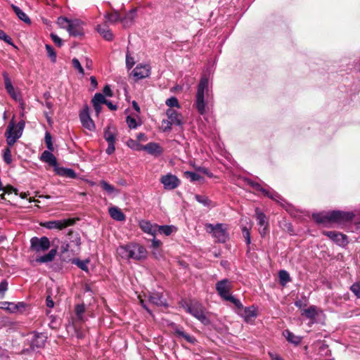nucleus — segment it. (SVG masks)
Returning <instances> with one entry per match:
<instances>
[{
	"mask_svg": "<svg viewBox=\"0 0 360 360\" xmlns=\"http://www.w3.org/2000/svg\"><path fill=\"white\" fill-rule=\"evenodd\" d=\"M117 255L123 259L130 261H143L148 257L146 248L136 243H129L120 245L117 249Z\"/></svg>",
	"mask_w": 360,
	"mask_h": 360,
	"instance_id": "1",
	"label": "nucleus"
},
{
	"mask_svg": "<svg viewBox=\"0 0 360 360\" xmlns=\"http://www.w3.org/2000/svg\"><path fill=\"white\" fill-rule=\"evenodd\" d=\"M354 214L350 212L333 210L313 214V219L319 224L335 223L343 225L352 221Z\"/></svg>",
	"mask_w": 360,
	"mask_h": 360,
	"instance_id": "2",
	"label": "nucleus"
},
{
	"mask_svg": "<svg viewBox=\"0 0 360 360\" xmlns=\"http://www.w3.org/2000/svg\"><path fill=\"white\" fill-rule=\"evenodd\" d=\"M208 84V79L202 77L197 87L194 107L201 115H205L209 110L210 95Z\"/></svg>",
	"mask_w": 360,
	"mask_h": 360,
	"instance_id": "3",
	"label": "nucleus"
},
{
	"mask_svg": "<svg viewBox=\"0 0 360 360\" xmlns=\"http://www.w3.org/2000/svg\"><path fill=\"white\" fill-rule=\"evenodd\" d=\"M58 25L65 29L70 36L79 37L84 34L83 22L79 20H69L65 17L58 18Z\"/></svg>",
	"mask_w": 360,
	"mask_h": 360,
	"instance_id": "4",
	"label": "nucleus"
},
{
	"mask_svg": "<svg viewBox=\"0 0 360 360\" xmlns=\"http://www.w3.org/2000/svg\"><path fill=\"white\" fill-rule=\"evenodd\" d=\"M24 127V121H20L16 125L13 120L9 122L5 132L8 146H13L14 145L16 141L22 136Z\"/></svg>",
	"mask_w": 360,
	"mask_h": 360,
	"instance_id": "5",
	"label": "nucleus"
},
{
	"mask_svg": "<svg viewBox=\"0 0 360 360\" xmlns=\"http://www.w3.org/2000/svg\"><path fill=\"white\" fill-rule=\"evenodd\" d=\"M185 309L188 313L193 316L202 324L207 326L211 321L205 312V307L199 302H194L186 305Z\"/></svg>",
	"mask_w": 360,
	"mask_h": 360,
	"instance_id": "6",
	"label": "nucleus"
},
{
	"mask_svg": "<svg viewBox=\"0 0 360 360\" xmlns=\"http://www.w3.org/2000/svg\"><path fill=\"white\" fill-rule=\"evenodd\" d=\"M167 120H162V127L164 131H171L172 126L181 127L184 124L183 116L174 108H168L166 111Z\"/></svg>",
	"mask_w": 360,
	"mask_h": 360,
	"instance_id": "7",
	"label": "nucleus"
},
{
	"mask_svg": "<svg viewBox=\"0 0 360 360\" xmlns=\"http://www.w3.org/2000/svg\"><path fill=\"white\" fill-rule=\"evenodd\" d=\"M205 229L207 232L212 233V236L219 243H224L228 238V233L222 224H217L216 225L207 224Z\"/></svg>",
	"mask_w": 360,
	"mask_h": 360,
	"instance_id": "8",
	"label": "nucleus"
},
{
	"mask_svg": "<svg viewBox=\"0 0 360 360\" xmlns=\"http://www.w3.org/2000/svg\"><path fill=\"white\" fill-rule=\"evenodd\" d=\"M51 247L49 238L43 236L41 238L32 237L30 239V250L37 253L48 250Z\"/></svg>",
	"mask_w": 360,
	"mask_h": 360,
	"instance_id": "9",
	"label": "nucleus"
},
{
	"mask_svg": "<svg viewBox=\"0 0 360 360\" xmlns=\"http://www.w3.org/2000/svg\"><path fill=\"white\" fill-rule=\"evenodd\" d=\"M75 219H66L62 220L47 221L40 224V225L47 229L62 230L68 226L75 224Z\"/></svg>",
	"mask_w": 360,
	"mask_h": 360,
	"instance_id": "10",
	"label": "nucleus"
},
{
	"mask_svg": "<svg viewBox=\"0 0 360 360\" xmlns=\"http://www.w3.org/2000/svg\"><path fill=\"white\" fill-rule=\"evenodd\" d=\"M216 290L219 295L224 300L231 295L230 292L233 288L232 282L227 279H222L215 285Z\"/></svg>",
	"mask_w": 360,
	"mask_h": 360,
	"instance_id": "11",
	"label": "nucleus"
},
{
	"mask_svg": "<svg viewBox=\"0 0 360 360\" xmlns=\"http://www.w3.org/2000/svg\"><path fill=\"white\" fill-rule=\"evenodd\" d=\"M323 234L340 246H345L349 243L347 236L340 232L335 231H323Z\"/></svg>",
	"mask_w": 360,
	"mask_h": 360,
	"instance_id": "12",
	"label": "nucleus"
},
{
	"mask_svg": "<svg viewBox=\"0 0 360 360\" xmlns=\"http://www.w3.org/2000/svg\"><path fill=\"white\" fill-rule=\"evenodd\" d=\"M160 181L166 190H173L177 188L180 184V180L177 176L172 174L162 176Z\"/></svg>",
	"mask_w": 360,
	"mask_h": 360,
	"instance_id": "13",
	"label": "nucleus"
},
{
	"mask_svg": "<svg viewBox=\"0 0 360 360\" xmlns=\"http://www.w3.org/2000/svg\"><path fill=\"white\" fill-rule=\"evenodd\" d=\"M104 138L108 142V146L106 149V153L111 155L115 152V129L108 127L104 131Z\"/></svg>",
	"mask_w": 360,
	"mask_h": 360,
	"instance_id": "14",
	"label": "nucleus"
},
{
	"mask_svg": "<svg viewBox=\"0 0 360 360\" xmlns=\"http://www.w3.org/2000/svg\"><path fill=\"white\" fill-rule=\"evenodd\" d=\"M26 307V304L23 302L18 303L9 302H0V309L7 311L10 313H16L18 311H22Z\"/></svg>",
	"mask_w": 360,
	"mask_h": 360,
	"instance_id": "15",
	"label": "nucleus"
},
{
	"mask_svg": "<svg viewBox=\"0 0 360 360\" xmlns=\"http://www.w3.org/2000/svg\"><path fill=\"white\" fill-rule=\"evenodd\" d=\"M79 119L82 126L84 128L90 131H92L95 129V124L89 115V109L87 107L80 112Z\"/></svg>",
	"mask_w": 360,
	"mask_h": 360,
	"instance_id": "16",
	"label": "nucleus"
},
{
	"mask_svg": "<svg viewBox=\"0 0 360 360\" xmlns=\"http://www.w3.org/2000/svg\"><path fill=\"white\" fill-rule=\"evenodd\" d=\"M150 68L148 65H138L132 71V75L136 80L149 77Z\"/></svg>",
	"mask_w": 360,
	"mask_h": 360,
	"instance_id": "17",
	"label": "nucleus"
},
{
	"mask_svg": "<svg viewBox=\"0 0 360 360\" xmlns=\"http://www.w3.org/2000/svg\"><path fill=\"white\" fill-rule=\"evenodd\" d=\"M256 219L258 225L260 226L259 231L262 237H264L266 233L268 221L266 215L262 212L258 208L255 210Z\"/></svg>",
	"mask_w": 360,
	"mask_h": 360,
	"instance_id": "18",
	"label": "nucleus"
},
{
	"mask_svg": "<svg viewBox=\"0 0 360 360\" xmlns=\"http://www.w3.org/2000/svg\"><path fill=\"white\" fill-rule=\"evenodd\" d=\"M148 300L150 304L157 307H166L167 305L166 300L160 292H149Z\"/></svg>",
	"mask_w": 360,
	"mask_h": 360,
	"instance_id": "19",
	"label": "nucleus"
},
{
	"mask_svg": "<svg viewBox=\"0 0 360 360\" xmlns=\"http://www.w3.org/2000/svg\"><path fill=\"white\" fill-rule=\"evenodd\" d=\"M47 337L44 333H34L30 340V347L32 349L42 348L45 346Z\"/></svg>",
	"mask_w": 360,
	"mask_h": 360,
	"instance_id": "20",
	"label": "nucleus"
},
{
	"mask_svg": "<svg viewBox=\"0 0 360 360\" xmlns=\"http://www.w3.org/2000/svg\"><path fill=\"white\" fill-rule=\"evenodd\" d=\"M139 226L141 229L146 233L155 236L157 233L158 224H152L148 220H141L139 221Z\"/></svg>",
	"mask_w": 360,
	"mask_h": 360,
	"instance_id": "21",
	"label": "nucleus"
},
{
	"mask_svg": "<svg viewBox=\"0 0 360 360\" xmlns=\"http://www.w3.org/2000/svg\"><path fill=\"white\" fill-rule=\"evenodd\" d=\"M136 16V9L133 8L127 13L124 18H120V22L124 27H129L134 23Z\"/></svg>",
	"mask_w": 360,
	"mask_h": 360,
	"instance_id": "22",
	"label": "nucleus"
},
{
	"mask_svg": "<svg viewBox=\"0 0 360 360\" xmlns=\"http://www.w3.org/2000/svg\"><path fill=\"white\" fill-rule=\"evenodd\" d=\"M143 150L147 151L149 154L160 155L162 153V149L158 143H149L143 146Z\"/></svg>",
	"mask_w": 360,
	"mask_h": 360,
	"instance_id": "23",
	"label": "nucleus"
},
{
	"mask_svg": "<svg viewBox=\"0 0 360 360\" xmlns=\"http://www.w3.org/2000/svg\"><path fill=\"white\" fill-rule=\"evenodd\" d=\"M58 246L51 249L47 254H45L38 258L36 261L39 263H47L52 262L57 255Z\"/></svg>",
	"mask_w": 360,
	"mask_h": 360,
	"instance_id": "24",
	"label": "nucleus"
},
{
	"mask_svg": "<svg viewBox=\"0 0 360 360\" xmlns=\"http://www.w3.org/2000/svg\"><path fill=\"white\" fill-rule=\"evenodd\" d=\"M4 83H5V88L8 93V94L15 101H17L19 98L18 94L15 92L14 87L12 85L11 81L8 77L6 73L4 74Z\"/></svg>",
	"mask_w": 360,
	"mask_h": 360,
	"instance_id": "25",
	"label": "nucleus"
},
{
	"mask_svg": "<svg viewBox=\"0 0 360 360\" xmlns=\"http://www.w3.org/2000/svg\"><path fill=\"white\" fill-rule=\"evenodd\" d=\"M96 30L105 40L112 41L113 39V34L106 25H98Z\"/></svg>",
	"mask_w": 360,
	"mask_h": 360,
	"instance_id": "26",
	"label": "nucleus"
},
{
	"mask_svg": "<svg viewBox=\"0 0 360 360\" xmlns=\"http://www.w3.org/2000/svg\"><path fill=\"white\" fill-rule=\"evenodd\" d=\"M110 216L115 220L122 221L125 220V215L117 207H111L108 210Z\"/></svg>",
	"mask_w": 360,
	"mask_h": 360,
	"instance_id": "27",
	"label": "nucleus"
},
{
	"mask_svg": "<svg viewBox=\"0 0 360 360\" xmlns=\"http://www.w3.org/2000/svg\"><path fill=\"white\" fill-rule=\"evenodd\" d=\"M41 160L51 166L56 167L57 165L56 158L51 150H44L41 155Z\"/></svg>",
	"mask_w": 360,
	"mask_h": 360,
	"instance_id": "28",
	"label": "nucleus"
},
{
	"mask_svg": "<svg viewBox=\"0 0 360 360\" xmlns=\"http://www.w3.org/2000/svg\"><path fill=\"white\" fill-rule=\"evenodd\" d=\"M283 335L285 337L286 340L295 345H298L302 342V337L295 335L293 333L290 332L289 330H285L283 333Z\"/></svg>",
	"mask_w": 360,
	"mask_h": 360,
	"instance_id": "29",
	"label": "nucleus"
},
{
	"mask_svg": "<svg viewBox=\"0 0 360 360\" xmlns=\"http://www.w3.org/2000/svg\"><path fill=\"white\" fill-rule=\"evenodd\" d=\"M11 7L20 20L28 25L31 23L30 18L19 7L13 4L11 5Z\"/></svg>",
	"mask_w": 360,
	"mask_h": 360,
	"instance_id": "30",
	"label": "nucleus"
},
{
	"mask_svg": "<svg viewBox=\"0 0 360 360\" xmlns=\"http://www.w3.org/2000/svg\"><path fill=\"white\" fill-rule=\"evenodd\" d=\"M176 231V228L172 225H163L157 226V232L164 234L167 236H170L174 231Z\"/></svg>",
	"mask_w": 360,
	"mask_h": 360,
	"instance_id": "31",
	"label": "nucleus"
},
{
	"mask_svg": "<svg viewBox=\"0 0 360 360\" xmlns=\"http://www.w3.org/2000/svg\"><path fill=\"white\" fill-rule=\"evenodd\" d=\"M68 236L70 240V243L77 247H79L81 245V238L77 232L70 230L68 233Z\"/></svg>",
	"mask_w": 360,
	"mask_h": 360,
	"instance_id": "32",
	"label": "nucleus"
},
{
	"mask_svg": "<svg viewBox=\"0 0 360 360\" xmlns=\"http://www.w3.org/2000/svg\"><path fill=\"white\" fill-rule=\"evenodd\" d=\"M104 18L106 22H109L110 23H115L118 21H120V15L118 12L115 11L114 13H107L105 14Z\"/></svg>",
	"mask_w": 360,
	"mask_h": 360,
	"instance_id": "33",
	"label": "nucleus"
},
{
	"mask_svg": "<svg viewBox=\"0 0 360 360\" xmlns=\"http://www.w3.org/2000/svg\"><path fill=\"white\" fill-rule=\"evenodd\" d=\"M85 312V306L84 304H77L75 306V314L78 321L84 322L85 319L84 317V314Z\"/></svg>",
	"mask_w": 360,
	"mask_h": 360,
	"instance_id": "34",
	"label": "nucleus"
},
{
	"mask_svg": "<svg viewBox=\"0 0 360 360\" xmlns=\"http://www.w3.org/2000/svg\"><path fill=\"white\" fill-rule=\"evenodd\" d=\"M184 176L186 179H188L191 182L198 181L203 179L200 175L190 171L184 172Z\"/></svg>",
	"mask_w": 360,
	"mask_h": 360,
	"instance_id": "35",
	"label": "nucleus"
},
{
	"mask_svg": "<svg viewBox=\"0 0 360 360\" xmlns=\"http://www.w3.org/2000/svg\"><path fill=\"white\" fill-rule=\"evenodd\" d=\"M302 315L306 316L310 319H314L316 315V307L310 306L309 308L303 310Z\"/></svg>",
	"mask_w": 360,
	"mask_h": 360,
	"instance_id": "36",
	"label": "nucleus"
},
{
	"mask_svg": "<svg viewBox=\"0 0 360 360\" xmlns=\"http://www.w3.org/2000/svg\"><path fill=\"white\" fill-rule=\"evenodd\" d=\"M278 276L280 283L283 286L290 281L289 274L285 270H281L278 273Z\"/></svg>",
	"mask_w": 360,
	"mask_h": 360,
	"instance_id": "37",
	"label": "nucleus"
},
{
	"mask_svg": "<svg viewBox=\"0 0 360 360\" xmlns=\"http://www.w3.org/2000/svg\"><path fill=\"white\" fill-rule=\"evenodd\" d=\"M195 198L199 203L204 206L209 207L211 205L212 201L206 195L197 194L195 195Z\"/></svg>",
	"mask_w": 360,
	"mask_h": 360,
	"instance_id": "38",
	"label": "nucleus"
},
{
	"mask_svg": "<svg viewBox=\"0 0 360 360\" xmlns=\"http://www.w3.org/2000/svg\"><path fill=\"white\" fill-rule=\"evenodd\" d=\"M244 313L245 319L257 316L256 309L254 306L246 307Z\"/></svg>",
	"mask_w": 360,
	"mask_h": 360,
	"instance_id": "39",
	"label": "nucleus"
},
{
	"mask_svg": "<svg viewBox=\"0 0 360 360\" xmlns=\"http://www.w3.org/2000/svg\"><path fill=\"white\" fill-rule=\"evenodd\" d=\"M11 147V146H8V147L5 148L3 153L4 160L8 165L12 162Z\"/></svg>",
	"mask_w": 360,
	"mask_h": 360,
	"instance_id": "40",
	"label": "nucleus"
},
{
	"mask_svg": "<svg viewBox=\"0 0 360 360\" xmlns=\"http://www.w3.org/2000/svg\"><path fill=\"white\" fill-rule=\"evenodd\" d=\"M127 144L130 148H131L133 150H143V146L141 145L138 141H136L135 140L129 139L127 141Z\"/></svg>",
	"mask_w": 360,
	"mask_h": 360,
	"instance_id": "41",
	"label": "nucleus"
},
{
	"mask_svg": "<svg viewBox=\"0 0 360 360\" xmlns=\"http://www.w3.org/2000/svg\"><path fill=\"white\" fill-rule=\"evenodd\" d=\"M165 103L168 107H169V108H173L174 107H176L177 108H180V105H179V101L174 96H172V97H170L169 98H168L166 101Z\"/></svg>",
	"mask_w": 360,
	"mask_h": 360,
	"instance_id": "42",
	"label": "nucleus"
},
{
	"mask_svg": "<svg viewBox=\"0 0 360 360\" xmlns=\"http://www.w3.org/2000/svg\"><path fill=\"white\" fill-rule=\"evenodd\" d=\"M45 48L47 51L48 56L51 58V60L53 63H55L56 61V53L53 48L49 44H46Z\"/></svg>",
	"mask_w": 360,
	"mask_h": 360,
	"instance_id": "43",
	"label": "nucleus"
},
{
	"mask_svg": "<svg viewBox=\"0 0 360 360\" xmlns=\"http://www.w3.org/2000/svg\"><path fill=\"white\" fill-rule=\"evenodd\" d=\"M92 103L95 104H103L106 102V99L105 98L104 96L101 93H96L91 101Z\"/></svg>",
	"mask_w": 360,
	"mask_h": 360,
	"instance_id": "44",
	"label": "nucleus"
},
{
	"mask_svg": "<svg viewBox=\"0 0 360 360\" xmlns=\"http://www.w3.org/2000/svg\"><path fill=\"white\" fill-rule=\"evenodd\" d=\"M245 182L247 185L251 186L252 188L259 192L263 188L259 183L255 182L250 179H245Z\"/></svg>",
	"mask_w": 360,
	"mask_h": 360,
	"instance_id": "45",
	"label": "nucleus"
},
{
	"mask_svg": "<svg viewBox=\"0 0 360 360\" xmlns=\"http://www.w3.org/2000/svg\"><path fill=\"white\" fill-rule=\"evenodd\" d=\"M101 186L102 188L107 191L108 193H112L115 191H116V189L113 186L109 184L108 182L105 181H102L101 182Z\"/></svg>",
	"mask_w": 360,
	"mask_h": 360,
	"instance_id": "46",
	"label": "nucleus"
},
{
	"mask_svg": "<svg viewBox=\"0 0 360 360\" xmlns=\"http://www.w3.org/2000/svg\"><path fill=\"white\" fill-rule=\"evenodd\" d=\"M44 141H45L47 148L49 150L53 151V143H52V137L49 132H46Z\"/></svg>",
	"mask_w": 360,
	"mask_h": 360,
	"instance_id": "47",
	"label": "nucleus"
},
{
	"mask_svg": "<svg viewBox=\"0 0 360 360\" xmlns=\"http://www.w3.org/2000/svg\"><path fill=\"white\" fill-rule=\"evenodd\" d=\"M175 333L179 336L183 337L188 342H193L194 338L191 337L190 335L184 333V331L179 329H176Z\"/></svg>",
	"mask_w": 360,
	"mask_h": 360,
	"instance_id": "48",
	"label": "nucleus"
},
{
	"mask_svg": "<svg viewBox=\"0 0 360 360\" xmlns=\"http://www.w3.org/2000/svg\"><path fill=\"white\" fill-rule=\"evenodd\" d=\"M72 64L73 68H75L76 70H77L80 74H82V75L84 74V68H82L80 62L79 61V60L77 58H73L72 60Z\"/></svg>",
	"mask_w": 360,
	"mask_h": 360,
	"instance_id": "49",
	"label": "nucleus"
},
{
	"mask_svg": "<svg viewBox=\"0 0 360 360\" xmlns=\"http://www.w3.org/2000/svg\"><path fill=\"white\" fill-rule=\"evenodd\" d=\"M2 191H4V193L1 195L2 199H4V195L6 193L11 194L12 193H15V195H18V190L10 185H8L6 187L3 188Z\"/></svg>",
	"mask_w": 360,
	"mask_h": 360,
	"instance_id": "50",
	"label": "nucleus"
},
{
	"mask_svg": "<svg viewBox=\"0 0 360 360\" xmlns=\"http://www.w3.org/2000/svg\"><path fill=\"white\" fill-rule=\"evenodd\" d=\"M126 122L130 129H135L138 126L136 120L129 115L127 117Z\"/></svg>",
	"mask_w": 360,
	"mask_h": 360,
	"instance_id": "51",
	"label": "nucleus"
},
{
	"mask_svg": "<svg viewBox=\"0 0 360 360\" xmlns=\"http://www.w3.org/2000/svg\"><path fill=\"white\" fill-rule=\"evenodd\" d=\"M350 290L358 298H360V282L352 285Z\"/></svg>",
	"mask_w": 360,
	"mask_h": 360,
	"instance_id": "52",
	"label": "nucleus"
},
{
	"mask_svg": "<svg viewBox=\"0 0 360 360\" xmlns=\"http://www.w3.org/2000/svg\"><path fill=\"white\" fill-rule=\"evenodd\" d=\"M89 262L88 260L86 261H82L79 259H76L74 263L82 270L88 271V267H87V263Z\"/></svg>",
	"mask_w": 360,
	"mask_h": 360,
	"instance_id": "53",
	"label": "nucleus"
},
{
	"mask_svg": "<svg viewBox=\"0 0 360 360\" xmlns=\"http://www.w3.org/2000/svg\"><path fill=\"white\" fill-rule=\"evenodd\" d=\"M225 300L231 302L236 307H238L239 309L243 307V304H241L240 301L239 300L236 299V297H234L233 296H232L231 295L229 297H227Z\"/></svg>",
	"mask_w": 360,
	"mask_h": 360,
	"instance_id": "54",
	"label": "nucleus"
},
{
	"mask_svg": "<svg viewBox=\"0 0 360 360\" xmlns=\"http://www.w3.org/2000/svg\"><path fill=\"white\" fill-rule=\"evenodd\" d=\"M225 300L231 302L236 307H238L239 309L243 307V304H241L240 301L239 300L236 299V297H234L233 296H232L231 295L229 297H227Z\"/></svg>",
	"mask_w": 360,
	"mask_h": 360,
	"instance_id": "55",
	"label": "nucleus"
},
{
	"mask_svg": "<svg viewBox=\"0 0 360 360\" xmlns=\"http://www.w3.org/2000/svg\"><path fill=\"white\" fill-rule=\"evenodd\" d=\"M242 233L245 238V243L249 245L251 243L250 233L248 228L243 227L242 229Z\"/></svg>",
	"mask_w": 360,
	"mask_h": 360,
	"instance_id": "56",
	"label": "nucleus"
},
{
	"mask_svg": "<svg viewBox=\"0 0 360 360\" xmlns=\"http://www.w3.org/2000/svg\"><path fill=\"white\" fill-rule=\"evenodd\" d=\"M0 39L4 40L8 44L13 45L12 39L1 30H0Z\"/></svg>",
	"mask_w": 360,
	"mask_h": 360,
	"instance_id": "57",
	"label": "nucleus"
},
{
	"mask_svg": "<svg viewBox=\"0 0 360 360\" xmlns=\"http://www.w3.org/2000/svg\"><path fill=\"white\" fill-rule=\"evenodd\" d=\"M51 38L53 41L57 45L58 47H60L63 45L62 39L56 34L51 33Z\"/></svg>",
	"mask_w": 360,
	"mask_h": 360,
	"instance_id": "58",
	"label": "nucleus"
},
{
	"mask_svg": "<svg viewBox=\"0 0 360 360\" xmlns=\"http://www.w3.org/2000/svg\"><path fill=\"white\" fill-rule=\"evenodd\" d=\"M126 65L128 68H132V66L134 65L133 57H131L128 53L126 55Z\"/></svg>",
	"mask_w": 360,
	"mask_h": 360,
	"instance_id": "59",
	"label": "nucleus"
},
{
	"mask_svg": "<svg viewBox=\"0 0 360 360\" xmlns=\"http://www.w3.org/2000/svg\"><path fill=\"white\" fill-rule=\"evenodd\" d=\"M63 174L70 178H75L77 176L75 171L72 169H66L64 171Z\"/></svg>",
	"mask_w": 360,
	"mask_h": 360,
	"instance_id": "60",
	"label": "nucleus"
},
{
	"mask_svg": "<svg viewBox=\"0 0 360 360\" xmlns=\"http://www.w3.org/2000/svg\"><path fill=\"white\" fill-rule=\"evenodd\" d=\"M8 289V282L6 280L0 283V293L4 294Z\"/></svg>",
	"mask_w": 360,
	"mask_h": 360,
	"instance_id": "61",
	"label": "nucleus"
},
{
	"mask_svg": "<svg viewBox=\"0 0 360 360\" xmlns=\"http://www.w3.org/2000/svg\"><path fill=\"white\" fill-rule=\"evenodd\" d=\"M198 171L206 174L207 176H208L209 177H212L213 176V174L212 173L210 172L208 169L205 168V167H198L197 169Z\"/></svg>",
	"mask_w": 360,
	"mask_h": 360,
	"instance_id": "62",
	"label": "nucleus"
},
{
	"mask_svg": "<svg viewBox=\"0 0 360 360\" xmlns=\"http://www.w3.org/2000/svg\"><path fill=\"white\" fill-rule=\"evenodd\" d=\"M103 92L107 96H112V90H111L110 87L108 85H106V86H104V88L103 89Z\"/></svg>",
	"mask_w": 360,
	"mask_h": 360,
	"instance_id": "63",
	"label": "nucleus"
},
{
	"mask_svg": "<svg viewBox=\"0 0 360 360\" xmlns=\"http://www.w3.org/2000/svg\"><path fill=\"white\" fill-rule=\"evenodd\" d=\"M269 198H271L276 202H279L281 200H282L281 196L278 193H277L274 191L272 193V195L270 196Z\"/></svg>",
	"mask_w": 360,
	"mask_h": 360,
	"instance_id": "64",
	"label": "nucleus"
}]
</instances>
